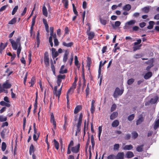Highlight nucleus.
I'll return each mask as SVG.
<instances>
[{"label": "nucleus", "instance_id": "obj_1", "mask_svg": "<svg viewBox=\"0 0 159 159\" xmlns=\"http://www.w3.org/2000/svg\"><path fill=\"white\" fill-rule=\"evenodd\" d=\"M9 40L11 44L12 47L14 50H17L18 46L21 45L20 43V37H18L16 39V41L12 39H10Z\"/></svg>", "mask_w": 159, "mask_h": 159}, {"label": "nucleus", "instance_id": "obj_2", "mask_svg": "<svg viewBox=\"0 0 159 159\" xmlns=\"http://www.w3.org/2000/svg\"><path fill=\"white\" fill-rule=\"evenodd\" d=\"M83 117V114L82 113H80V114L79 117L78 119V123L76 125L77 131L76 132V134L77 132H80V127L81 125L82 119Z\"/></svg>", "mask_w": 159, "mask_h": 159}, {"label": "nucleus", "instance_id": "obj_3", "mask_svg": "<svg viewBox=\"0 0 159 159\" xmlns=\"http://www.w3.org/2000/svg\"><path fill=\"white\" fill-rule=\"evenodd\" d=\"M44 61L46 67H48L49 66V58L47 52H46L44 53Z\"/></svg>", "mask_w": 159, "mask_h": 159}, {"label": "nucleus", "instance_id": "obj_4", "mask_svg": "<svg viewBox=\"0 0 159 159\" xmlns=\"http://www.w3.org/2000/svg\"><path fill=\"white\" fill-rule=\"evenodd\" d=\"M123 90H120L118 87L116 88L113 93L114 98H116L118 96L121 95L123 93Z\"/></svg>", "mask_w": 159, "mask_h": 159}, {"label": "nucleus", "instance_id": "obj_5", "mask_svg": "<svg viewBox=\"0 0 159 159\" xmlns=\"http://www.w3.org/2000/svg\"><path fill=\"white\" fill-rule=\"evenodd\" d=\"M80 147V144L79 143L76 146L71 147V150L73 153H77L79 152Z\"/></svg>", "mask_w": 159, "mask_h": 159}, {"label": "nucleus", "instance_id": "obj_6", "mask_svg": "<svg viewBox=\"0 0 159 159\" xmlns=\"http://www.w3.org/2000/svg\"><path fill=\"white\" fill-rule=\"evenodd\" d=\"M90 28H89V29L87 31V34L88 35V39L89 40L92 39L95 36L94 33L93 32H90Z\"/></svg>", "mask_w": 159, "mask_h": 159}, {"label": "nucleus", "instance_id": "obj_7", "mask_svg": "<svg viewBox=\"0 0 159 159\" xmlns=\"http://www.w3.org/2000/svg\"><path fill=\"white\" fill-rule=\"evenodd\" d=\"M50 122L53 124L54 129H56L57 125L53 113H52L51 115Z\"/></svg>", "mask_w": 159, "mask_h": 159}, {"label": "nucleus", "instance_id": "obj_8", "mask_svg": "<svg viewBox=\"0 0 159 159\" xmlns=\"http://www.w3.org/2000/svg\"><path fill=\"white\" fill-rule=\"evenodd\" d=\"M56 49L54 48H52L51 50V54L52 57L53 59L56 58L59 55L58 52L57 51H56Z\"/></svg>", "mask_w": 159, "mask_h": 159}, {"label": "nucleus", "instance_id": "obj_9", "mask_svg": "<svg viewBox=\"0 0 159 159\" xmlns=\"http://www.w3.org/2000/svg\"><path fill=\"white\" fill-rule=\"evenodd\" d=\"M2 86L3 89H9L11 87V84L9 83V80H7L3 83Z\"/></svg>", "mask_w": 159, "mask_h": 159}, {"label": "nucleus", "instance_id": "obj_10", "mask_svg": "<svg viewBox=\"0 0 159 159\" xmlns=\"http://www.w3.org/2000/svg\"><path fill=\"white\" fill-rule=\"evenodd\" d=\"M66 78V75H59L57 76V82H60L61 83L62 79H65Z\"/></svg>", "mask_w": 159, "mask_h": 159}, {"label": "nucleus", "instance_id": "obj_11", "mask_svg": "<svg viewBox=\"0 0 159 159\" xmlns=\"http://www.w3.org/2000/svg\"><path fill=\"white\" fill-rule=\"evenodd\" d=\"M69 54V51L67 50H65V53L64 55L63 61L64 62H66L68 59V55Z\"/></svg>", "mask_w": 159, "mask_h": 159}, {"label": "nucleus", "instance_id": "obj_12", "mask_svg": "<svg viewBox=\"0 0 159 159\" xmlns=\"http://www.w3.org/2000/svg\"><path fill=\"white\" fill-rule=\"evenodd\" d=\"M62 45L63 46L66 47L67 48L71 47L73 46L74 43L71 42L68 43H66L64 41L62 43Z\"/></svg>", "mask_w": 159, "mask_h": 159}, {"label": "nucleus", "instance_id": "obj_13", "mask_svg": "<svg viewBox=\"0 0 159 159\" xmlns=\"http://www.w3.org/2000/svg\"><path fill=\"white\" fill-rule=\"evenodd\" d=\"M124 154L123 152H118L116 156L115 159H123L124 158Z\"/></svg>", "mask_w": 159, "mask_h": 159}, {"label": "nucleus", "instance_id": "obj_14", "mask_svg": "<svg viewBox=\"0 0 159 159\" xmlns=\"http://www.w3.org/2000/svg\"><path fill=\"white\" fill-rule=\"evenodd\" d=\"M107 62V61L105 60L103 63H102V61H101L100 62V64L99 65L98 70V75H100L101 74V68L102 66L104 65Z\"/></svg>", "mask_w": 159, "mask_h": 159}, {"label": "nucleus", "instance_id": "obj_15", "mask_svg": "<svg viewBox=\"0 0 159 159\" xmlns=\"http://www.w3.org/2000/svg\"><path fill=\"white\" fill-rule=\"evenodd\" d=\"M82 109V106L81 105H78L75 108L74 113L75 114H77Z\"/></svg>", "mask_w": 159, "mask_h": 159}, {"label": "nucleus", "instance_id": "obj_16", "mask_svg": "<svg viewBox=\"0 0 159 159\" xmlns=\"http://www.w3.org/2000/svg\"><path fill=\"white\" fill-rule=\"evenodd\" d=\"M152 75V73L149 71L144 76V78L145 80H148L150 78Z\"/></svg>", "mask_w": 159, "mask_h": 159}, {"label": "nucleus", "instance_id": "obj_17", "mask_svg": "<svg viewBox=\"0 0 159 159\" xmlns=\"http://www.w3.org/2000/svg\"><path fill=\"white\" fill-rule=\"evenodd\" d=\"M118 115L117 112H114L110 116V119L111 120H113L116 118Z\"/></svg>", "mask_w": 159, "mask_h": 159}, {"label": "nucleus", "instance_id": "obj_18", "mask_svg": "<svg viewBox=\"0 0 159 159\" xmlns=\"http://www.w3.org/2000/svg\"><path fill=\"white\" fill-rule=\"evenodd\" d=\"M65 66L64 65L62 66L60 68V70L59 71V73L60 74H63L64 73H66L67 72L68 70L66 69H65L64 70H63L64 69Z\"/></svg>", "mask_w": 159, "mask_h": 159}, {"label": "nucleus", "instance_id": "obj_19", "mask_svg": "<svg viewBox=\"0 0 159 159\" xmlns=\"http://www.w3.org/2000/svg\"><path fill=\"white\" fill-rule=\"evenodd\" d=\"M75 64L78 69H79L80 67V64L79 63L78 58L77 56H75Z\"/></svg>", "mask_w": 159, "mask_h": 159}, {"label": "nucleus", "instance_id": "obj_20", "mask_svg": "<svg viewBox=\"0 0 159 159\" xmlns=\"http://www.w3.org/2000/svg\"><path fill=\"white\" fill-rule=\"evenodd\" d=\"M42 12L44 16L46 17L48 16V13L47 12V9L46 7L44 5L43 6L42 8Z\"/></svg>", "mask_w": 159, "mask_h": 159}, {"label": "nucleus", "instance_id": "obj_21", "mask_svg": "<svg viewBox=\"0 0 159 159\" xmlns=\"http://www.w3.org/2000/svg\"><path fill=\"white\" fill-rule=\"evenodd\" d=\"M121 24V22L120 21H116L115 24H112L111 25L112 28L114 29H115L116 27L119 26Z\"/></svg>", "mask_w": 159, "mask_h": 159}, {"label": "nucleus", "instance_id": "obj_22", "mask_svg": "<svg viewBox=\"0 0 159 159\" xmlns=\"http://www.w3.org/2000/svg\"><path fill=\"white\" fill-rule=\"evenodd\" d=\"M36 16H34L32 20V24L30 27V30L33 31L34 29V26L35 22V19Z\"/></svg>", "mask_w": 159, "mask_h": 159}, {"label": "nucleus", "instance_id": "obj_23", "mask_svg": "<svg viewBox=\"0 0 159 159\" xmlns=\"http://www.w3.org/2000/svg\"><path fill=\"white\" fill-rule=\"evenodd\" d=\"M131 8V6L129 4H127L124 6L123 9L124 10L128 11H129Z\"/></svg>", "mask_w": 159, "mask_h": 159}, {"label": "nucleus", "instance_id": "obj_24", "mask_svg": "<svg viewBox=\"0 0 159 159\" xmlns=\"http://www.w3.org/2000/svg\"><path fill=\"white\" fill-rule=\"evenodd\" d=\"M126 157L128 158H131L133 157L134 155L133 152L130 151H128L126 154Z\"/></svg>", "mask_w": 159, "mask_h": 159}, {"label": "nucleus", "instance_id": "obj_25", "mask_svg": "<svg viewBox=\"0 0 159 159\" xmlns=\"http://www.w3.org/2000/svg\"><path fill=\"white\" fill-rule=\"evenodd\" d=\"M144 118L142 116L140 117L138 120H137L136 122V124L138 125L140 124L143 121H144Z\"/></svg>", "mask_w": 159, "mask_h": 159}, {"label": "nucleus", "instance_id": "obj_26", "mask_svg": "<svg viewBox=\"0 0 159 159\" xmlns=\"http://www.w3.org/2000/svg\"><path fill=\"white\" fill-rule=\"evenodd\" d=\"M35 77L33 76L32 77L30 81L29 82L30 84H31V85L30 86V87H33L35 84Z\"/></svg>", "mask_w": 159, "mask_h": 159}, {"label": "nucleus", "instance_id": "obj_27", "mask_svg": "<svg viewBox=\"0 0 159 159\" xmlns=\"http://www.w3.org/2000/svg\"><path fill=\"white\" fill-rule=\"evenodd\" d=\"M159 127V119H158L155 122L154 125L153 126V128L156 130Z\"/></svg>", "mask_w": 159, "mask_h": 159}, {"label": "nucleus", "instance_id": "obj_28", "mask_svg": "<svg viewBox=\"0 0 159 159\" xmlns=\"http://www.w3.org/2000/svg\"><path fill=\"white\" fill-rule=\"evenodd\" d=\"M119 125V122L118 120H114L111 124V125L113 127H117Z\"/></svg>", "mask_w": 159, "mask_h": 159}, {"label": "nucleus", "instance_id": "obj_29", "mask_svg": "<svg viewBox=\"0 0 159 159\" xmlns=\"http://www.w3.org/2000/svg\"><path fill=\"white\" fill-rule=\"evenodd\" d=\"M51 68L53 73V74L55 75L56 72L55 66L53 64V61L51 60Z\"/></svg>", "mask_w": 159, "mask_h": 159}, {"label": "nucleus", "instance_id": "obj_30", "mask_svg": "<svg viewBox=\"0 0 159 159\" xmlns=\"http://www.w3.org/2000/svg\"><path fill=\"white\" fill-rule=\"evenodd\" d=\"M133 148V146L131 145H125L123 148L125 150H130L132 149Z\"/></svg>", "mask_w": 159, "mask_h": 159}, {"label": "nucleus", "instance_id": "obj_31", "mask_svg": "<svg viewBox=\"0 0 159 159\" xmlns=\"http://www.w3.org/2000/svg\"><path fill=\"white\" fill-rule=\"evenodd\" d=\"M149 25L147 26L148 29H151L153 28L154 22L153 21H150L149 22Z\"/></svg>", "mask_w": 159, "mask_h": 159}, {"label": "nucleus", "instance_id": "obj_32", "mask_svg": "<svg viewBox=\"0 0 159 159\" xmlns=\"http://www.w3.org/2000/svg\"><path fill=\"white\" fill-rule=\"evenodd\" d=\"M34 151V147L33 144H31L30 147L29 154L30 155H32V153H33Z\"/></svg>", "mask_w": 159, "mask_h": 159}, {"label": "nucleus", "instance_id": "obj_33", "mask_svg": "<svg viewBox=\"0 0 159 159\" xmlns=\"http://www.w3.org/2000/svg\"><path fill=\"white\" fill-rule=\"evenodd\" d=\"M54 145L56 149L58 150L59 148V143L55 139L53 140Z\"/></svg>", "mask_w": 159, "mask_h": 159}, {"label": "nucleus", "instance_id": "obj_34", "mask_svg": "<svg viewBox=\"0 0 159 159\" xmlns=\"http://www.w3.org/2000/svg\"><path fill=\"white\" fill-rule=\"evenodd\" d=\"M98 139L99 141H100V136L102 132V126H100L98 127Z\"/></svg>", "mask_w": 159, "mask_h": 159}, {"label": "nucleus", "instance_id": "obj_35", "mask_svg": "<svg viewBox=\"0 0 159 159\" xmlns=\"http://www.w3.org/2000/svg\"><path fill=\"white\" fill-rule=\"evenodd\" d=\"M92 63L91 59L89 57H88L87 59V66L89 68Z\"/></svg>", "mask_w": 159, "mask_h": 159}, {"label": "nucleus", "instance_id": "obj_36", "mask_svg": "<svg viewBox=\"0 0 159 159\" xmlns=\"http://www.w3.org/2000/svg\"><path fill=\"white\" fill-rule=\"evenodd\" d=\"M143 144H142L140 146H138L136 148V150L138 152H141L143 151Z\"/></svg>", "mask_w": 159, "mask_h": 159}, {"label": "nucleus", "instance_id": "obj_37", "mask_svg": "<svg viewBox=\"0 0 159 159\" xmlns=\"http://www.w3.org/2000/svg\"><path fill=\"white\" fill-rule=\"evenodd\" d=\"M91 141L92 144V148L93 149L95 144V143L94 140V137L93 135L91 136Z\"/></svg>", "mask_w": 159, "mask_h": 159}, {"label": "nucleus", "instance_id": "obj_38", "mask_svg": "<svg viewBox=\"0 0 159 159\" xmlns=\"http://www.w3.org/2000/svg\"><path fill=\"white\" fill-rule=\"evenodd\" d=\"M7 130L6 129H4L1 132V135L2 138H4L5 133Z\"/></svg>", "mask_w": 159, "mask_h": 159}, {"label": "nucleus", "instance_id": "obj_39", "mask_svg": "<svg viewBox=\"0 0 159 159\" xmlns=\"http://www.w3.org/2000/svg\"><path fill=\"white\" fill-rule=\"evenodd\" d=\"M6 47V45H5L3 43H1L0 44V53H2V52L4 50L5 48Z\"/></svg>", "mask_w": 159, "mask_h": 159}, {"label": "nucleus", "instance_id": "obj_40", "mask_svg": "<svg viewBox=\"0 0 159 159\" xmlns=\"http://www.w3.org/2000/svg\"><path fill=\"white\" fill-rule=\"evenodd\" d=\"M16 21V18L14 17L10 20L8 23L9 24L12 25L15 24Z\"/></svg>", "mask_w": 159, "mask_h": 159}, {"label": "nucleus", "instance_id": "obj_41", "mask_svg": "<svg viewBox=\"0 0 159 159\" xmlns=\"http://www.w3.org/2000/svg\"><path fill=\"white\" fill-rule=\"evenodd\" d=\"M158 97L157 96H156L154 99L152 98L150 101V102L153 104H155L156 103L158 100Z\"/></svg>", "mask_w": 159, "mask_h": 159}, {"label": "nucleus", "instance_id": "obj_42", "mask_svg": "<svg viewBox=\"0 0 159 159\" xmlns=\"http://www.w3.org/2000/svg\"><path fill=\"white\" fill-rule=\"evenodd\" d=\"M142 10L144 13H148L149 11V8L148 7H146L142 9Z\"/></svg>", "mask_w": 159, "mask_h": 159}, {"label": "nucleus", "instance_id": "obj_43", "mask_svg": "<svg viewBox=\"0 0 159 159\" xmlns=\"http://www.w3.org/2000/svg\"><path fill=\"white\" fill-rule=\"evenodd\" d=\"M7 145L6 143L4 142H3L2 144V151H4L6 149Z\"/></svg>", "mask_w": 159, "mask_h": 159}, {"label": "nucleus", "instance_id": "obj_44", "mask_svg": "<svg viewBox=\"0 0 159 159\" xmlns=\"http://www.w3.org/2000/svg\"><path fill=\"white\" fill-rule=\"evenodd\" d=\"M7 120V117H4L3 116L0 115V122H3L4 121H6Z\"/></svg>", "mask_w": 159, "mask_h": 159}, {"label": "nucleus", "instance_id": "obj_45", "mask_svg": "<svg viewBox=\"0 0 159 159\" xmlns=\"http://www.w3.org/2000/svg\"><path fill=\"white\" fill-rule=\"evenodd\" d=\"M132 138L134 139H136L138 136V133L136 131H133L132 133Z\"/></svg>", "mask_w": 159, "mask_h": 159}, {"label": "nucleus", "instance_id": "obj_46", "mask_svg": "<svg viewBox=\"0 0 159 159\" xmlns=\"http://www.w3.org/2000/svg\"><path fill=\"white\" fill-rule=\"evenodd\" d=\"M135 23V21L134 20H131L127 22L126 24L129 25H133Z\"/></svg>", "mask_w": 159, "mask_h": 159}, {"label": "nucleus", "instance_id": "obj_47", "mask_svg": "<svg viewBox=\"0 0 159 159\" xmlns=\"http://www.w3.org/2000/svg\"><path fill=\"white\" fill-rule=\"evenodd\" d=\"M134 114H132L128 116V119L129 121H132L134 119Z\"/></svg>", "mask_w": 159, "mask_h": 159}, {"label": "nucleus", "instance_id": "obj_48", "mask_svg": "<svg viewBox=\"0 0 159 159\" xmlns=\"http://www.w3.org/2000/svg\"><path fill=\"white\" fill-rule=\"evenodd\" d=\"M73 9V11L74 12V13L76 15V16L78 15V13L76 9V7L75 6V5L74 4H72Z\"/></svg>", "mask_w": 159, "mask_h": 159}, {"label": "nucleus", "instance_id": "obj_49", "mask_svg": "<svg viewBox=\"0 0 159 159\" xmlns=\"http://www.w3.org/2000/svg\"><path fill=\"white\" fill-rule=\"evenodd\" d=\"M18 6H16L12 10V13H11V14L12 15H14L15 14V13L17 11L18 9Z\"/></svg>", "mask_w": 159, "mask_h": 159}, {"label": "nucleus", "instance_id": "obj_50", "mask_svg": "<svg viewBox=\"0 0 159 159\" xmlns=\"http://www.w3.org/2000/svg\"><path fill=\"white\" fill-rule=\"evenodd\" d=\"M89 83H88L87 85L86 89L85 90V91L86 93V96L87 97L88 95H89V90L90 89L89 87Z\"/></svg>", "mask_w": 159, "mask_h": 159}, {"label": "nucleus", "instance_id": "obj_51", "mask_svg": "<svg viewBox=\"0 0 159 159\" xmlns=\"http://www.w3.org/2000/svg\"><path fill=\"white\" fill-rule=\"evenodd\" d=\"M134 79L131 78L128 80L127 81V84L128 85L132 84L134 82Z\"/></svg>", "mask_w": 159, "mask_h": 159}, {"label": "nucleus", "instance_id": "obj_52", "mask_svg": "<svg viewBox=\"0 0 159 159\" xmlns=\"http://www.w3.org/2000/svg\"><path fill=\"white\" fill-rule=\"evenodd\" d=\"M115 158L116 156L113 154H110L107 157V159H115Z\"/></svg>", "mask_w": 159, "mask_h": 159}, {"label": "nucleus", "instance_id": "obj_53", "mask_svg": "<svg viewBox=\"0 0 159 159\" xmlns=\"http://www.w3.org/2000/svg\"><path fill=\"white\" fill-rule=\"evenodd\" d=\"M119 148V145L118 143H116L114 145L113 149L114 150H118Z\"/></svg>", "mask_w": 159, "mask_h": 159}, {"label": "nucleus", "instance_id": "obj_54", "mask_svg": "<svg viewBox=\"0 0 159 159\" xmlns=\"http://www.w3.org/2000/svg\"><path fill=\"white\" fill-rule=\"evenodd\" d=\"M61 91H60V90H58V91L57 92V91L56 93H55L56 96H57L58 97V99L59 100V98L60 97V96L61 95Z\"/></svg>", "mask_w": 159, "mask_h": 159}, {"label": "nucleus", "instance_id": "obj_55", "mask_svg": "<svg viewBox=\"0 0 159 159\" xmlns=\"http://www.w3.org/2000/svg\"><path fill=\"white\" fill-rule=\"evenodd\" d=\"M100 21L101 23L103 25H105L107 24V20H105L102 19L101 18H100Z\"/></svg>", "mask_w": 159, "mask_h": 159}, {"label": "nucleus", "instance_id": "obj_56", "mask_svg": "<svg viewBox=\"0 0 159 159\" xmlns=\"http://www.w3.org/2000/svg\"><path fill=\"white\" fill-rule=\"evenodd\" d=\"M36 39L37 42V48H38L39 47L40 43V37H36Z\"/></svg>", "mask_w": 159, "mask_h": 159}, {"label": "nucleus", "instance_id": "obj_57", "mask_svg": "<svg viewBox=\"0 0 159 159\" xmlns=\"http://www.w3.org/2000/svg\"><path fill=\"white\" fill-rule=\"evenodd\" d=\"M74 144V142L73 140H71L68 145V147L71 148L73 147Z\"/></svg>", "mask_w": 159, "mask_h": 159}, {"label": "nucleus", "instance_id": "obj_58", "mask_svg": "<svg viewBox=\"0 0 159 159\" xmlns=\"http://www.w3.org/2000/svg\"><path fill=\"white\" fill-rule=\"evenodd\" d=\"M28 75V72H27L25 74V75L24 77V84L25 85H26V82Z\"/></svg>", "mask_w": 159, "mask_h": 159}, {"label": "nucleus", "instance_id": "obj_59", "mask_svg": "<svg viewBox=\"0 0 159 159\" xmlns=\"http://www.w3.org/2000/svg\"><path fill=\"white\" fill-rule=\"evenodd\" d=\"M116 106L115 104H113L112 105L111 109V111H113L116 108Z\"/></svg>", "mask_w": 159, "mask_h": 159}, {"label": "nucleus", "instance_id": "obj_60", "mask_svg": "<svg viewBox=\"0 0 159 159\" xmlns=\"http://www.w3.org/2000/svg\"><path fill=\"white\" fill-rule=\"evenodd\" d=\"M50 35H52L54 33V28L53 27H50Z\"/></svg>", "mask_w": 159, "mask_h": 159}, {"label": "nucleus", "instance_id": "obj_61", "mask_svg": "<svg viewBox=\"0 0 159 159\" xmlns=\"http://www.w3.org/2000/svg\"><path fill=\"white\" fill-rule=\"evenodd\" d=\"M153 66V63H151L149 66H148L146 68V70L147 71L150 70L151 68Z\"/></svg>", "mask_w": 159, "mask_h": 159}, {"label": "nucleus", "instance_id": "obj_62", "mask_svg": "<svg viewBox=\"0 0 159 159\" xmlns=\"http://www.w3.org/2000/svg\"><path fill=\"white\" fill-rule=\"evenodd\" d=\"M64 122L68 123L69 119L68 118V116L66 114H65L64 116Z\"/></svg>", "mask_w": 159, "mask_h": 159}, {"label": "nucleus", "instance_id": "obj_63", "mask_svg": "<svg viewBox=\"0 0 159 159\" xmlns=\"http://www.w3.org/2000/svg\"><path fill=\"white\" fill-rule=\"evenodd\" d=\"M142 45L140 44L138 46H134V47H133L134 50V51L139 49H140V47Z\"/></svg>", "mask_w": 159, "mask_h": 159}, {"label": "nucleus", "instance_id": "obj_64", "mask_svg": "<svg viewBox=\"0 0 159 159\" xmlns=\"http://www.w3.org/2000/svg\"><path fill=\"white\" fill-rule=\"evenodd\" d=\"M54 43L55 46H57L59 44V42L57 39H54Z\"/></svg>", "mask_w": 159, "mask_h": 159}]
</instances>
